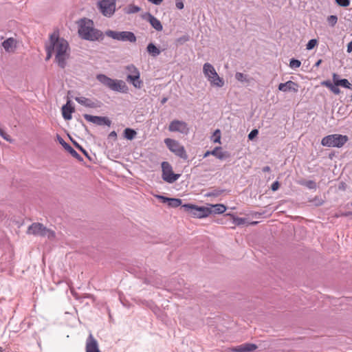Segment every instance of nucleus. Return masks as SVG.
Segmentation results:
<instances>
[{"label": "nucleus", "mask_w": 352, "mask_h": 352, "mask_svg": "<svg viewBox=\"0 0 352 352\" xmlns=\"http://www.w3.org/2000/svg\"><path fill=\"white\" fill-rule=\"evenodd\" d=\"M54 43L56 50L55 60L58 67L64 69L67 65V59L69 54L67 53L69 50V43L63 38H60L58 33L54 32L50 36V44Z\"/></svg>", "instance_id": "1"}, {"label": "nucleus", "mask_w": 352, "mask_h": 352, "mask_svg": "<svg viewBox=\"0 0 352 352\" xmlns=\"http://www.w3.org/2000/svg\"><path fill=\"white\" fill-rule=\"evenodd\" d=\"M77 24L78 25V33L81 38L90 41H100L104 38L102 32L94 28L92 20L82 18L77 21Z\"/></svg>", "instance_id": "2"}, {"label": "nucleus", "mask_w": 352, "mask_h": 352, "mask_svg": "<svg viewBox=\"0 0 352 352\" xmlns=\"http://www.w3.org/2000/svg\"><path fill=\"white\" fill-rule=\"evenodd\" d=\"M96 79L112 91L126 93L128 90L126 83L122 80H114L102 74H98Z\"/></svg>", "instance_id": "3"}, {"label": "nucleus", "mask_w": 352, "mask_h": 352, "mask_svg": "<svg viewBox=\"0 0 352 352\" xmlns=\"http://www.w3.org/2000/svg\"><path fill=\"white\" fill-rule=\"evenodd\" d=\"M182 208L195 218H204L212 214L208 207L199 206L192 204H185L182 206Z\"/></svg>", "instance_id": "4"}, {"label": "nucleus", "mask_w": 352, "mask_h": 352, "mask_svg": "<svg viewBox=\"0 0 352 352\" xmlns=\"http://www.w3.org/2000/svg\"><path fill=\"white\" fill-rule=\"evenodd\" d=\"M203 72L212 86L222 87L224 85L223 79L219 76L214 67L210 63H206L204 65Z\"/></svg>", "instance_id": "5"}, {"label": "nucleus", "mask_w": 352, "mask_h": 352, "mask_svg": "<svg viewBox=\"0 0 352 352\" xmlns=\"http://www.w3.org/2000/svg\"><path fill=\"white\" fill-rule=\"evenodd\" d=\"M348 140L349 138L346 135L332 134L324 137L322 139L321 144L324 146L340 148Z\"/></svg>", "instance_id": "6"}, {"label": "nucleus", "mask_w": 352, "mask_h": 352, "mask_svg": "<svg viewBox=\"0 0 352 352\" xmlns=\"http://www.w3.org/2000/svg\"><path fill=\"white\" fill-rule=\"evenodd\" d=\"M27 233L29 234L37 235L41 236H47L48 239L55 238V232L47 229L41 223H33L28 228Z\"/></svg>", "instance_id": "7"}, {"label": "nucleus", "mask_w": 352, "mask_h": 352, "mask_svg": "<svg viewBox=\"0 0 352 352\" xmlns=\"http://www.w3.org/2000/svg\"><path fill=\"white\" fill-rule=\"evenodd\" d=\"M164 143L168 148L175 155L184 160L188 159V155L184 146L181 145L178 141L170 138H166Z\"/></svg>", "instance_id": "8"}, {"label": "nucleus", "mask_w": 352, "mask_h": 352, "mask_svg": "<svg viewBox=\"0 0 352 352\" xmlns=\"http://www.w3.org/2000/svg\"><path fill=\"white\" fill-rule=\"evenodd\" d=\"M105 34L115 40L122 41H129L135 43L136 41V36L133 32L129 31L116 32L113 30H107Z\"/></svg>", "instance_id": "9"}, {"label": "nucleus", "mask_w": 352, "mask_h": 352, "mask_svg": "<svg viewBox=\"0 0 352 352\" xmlns=\"http://www.w3.org/2000/svg\"><path fill=\"white\" fill-rule=\"evenodd\" d=\"M162 169L163 180L169 184L174 183L180 177V174L173 173L172 166L168 162H163L162 163Z\"/></svg>", "instance_id": "10"}, {"label": "nucleus", "mask_w": 352, "mask_h": 352, "mask_svg": "<svg viewBox=\"0 0 352 352\" xmlns=\"http://www.w3.org/2000/svg\"><path fill=\"white\" fill-rule=\"evenodd\" d=\"M98 8L104 16L110 17L116 10V0L99 1L98 2Z\"/></svg>", "instance_id": "11"}, {"label": "nucleus", "mask_w": 352, "mask_h": 352, "mask_svg": "<svg viewBox=\"0 0 352 352\" xmlns=\"http://www.w3.org/2000/svg\"><path fill=\"white\" fill-rule=\"evenodd\" d=\"M168 131L170 132H179L183 135L189 133L188 124L182 120H174L170 122L168 126Z\"/></svg>", "instance_id": "12"}, {"label": "nucleus", "mask_w": 352, "mask_h": 352, "mask_svg": "<svg viewBox=\"0 0 352 352\" xmlns=\"http://www.w3.org/2000/svg\"><path fill=\"white\" fill-rule=\"evenodd\" d=\"M83 117L87 121L98 126L107 125L110 126L111 124V120L106 116H91L85 113Z\"/></svg>", "instance_id": "13"}, {"label": "nucleus", "mask_w": 352, "mask_h": 352, "mask_svg": "<svg viewBox=\"0 0 352 352\" xmlns=\"http://www.w3.org/2000/svg\"><path fill=\"white\" fill-rule=\"evenodd\" d=\"M75 100L79 104L89 108H100L103 104L100 100H95L94 101L85 97H76Z\"/></svg>", "instance_id": "14"}, {"label": "nucleus", "mask_w": 352, "mask_h": 352, "mask_svg": "<svg viewBox=\"0 0 352 352\" xmlns=\"http://www.w3.org/2000/svg\"><path fill=\"white\" fill-rule=\"evenodd\" d=\"M210 155H212L221 160L230 157V153L228 151H222V148L221 146H217L212 151H207L204 153V157H207Z\"/></svg>", "instance_id": "15"}, {"label": "nucleus", "mask_w": 352, "mask_h": 352, "mask_svg": "<svg viewBox=\"0 0 352 352\" xmlns=\"http://www.w3.org/2000/svg\"><path fill=\"white\" fill-rule=\"evenodd\" d=\"M58 142L74 158L79 162H83V158L58 135H56Z\"/></svg>", "instance_id": "16"}, {"label": "nucleus", "mask_w": 352, "mask_h": 352, "mask_svg": "<svg viewBox=\"0 0 352 352\" xmlns=\"http://www.w3.org/2000/svg\"><path fill=\"white\" fill-rule=\"evenodd\" d=\"M298 87L299 86H298V83H296L294 81H292V80H288L287 82H286L285 83H280L278 85V89L279 91H281L283 92L293 91L294 93H296L298 91Z\"/></svg>", "instance_id": "17"}, {"label": "nucleus", "mask_w": 352, "mask_h": 352, "mask_svg": "<svg viewBox=\"0 0 352 352\" xmlns=\"http://www.w3.org/2000/svg\"><path fill=\"white\" fill-rule=\"evenodd\" d=\"M86 352H100L98 342L91 333L89 334L87 339Z\"/></svg>", "instance_id": "18"}, {"label": "nucleus", "mask_w": 352, "mask_h": 352, "mask_svg": "<svg viewBox=\"0 0 352 352\" xmlns=\"http://www.w3.org/2000/svg\"><path fill=\"white\" fill-rule=\"evenodd\" d=\"M72 102L68 100L67 103L62 107V115L65 120H69L72 118V113L75 111V108L72 106Z\"/></svg>", "instance_id": "19"}, {"label": "nucleus", "mask_w": 352, "mask_h": 352, "mask_svg": "<svg viewBox=\"0 0 352 352\" xmlns=\"http://www.w3.org/2000/svg\"><path fill=\"white\" fill-rule=\"evenodd\" d=\"M257 349V345L252 343H244L232 349L233 352H253Z\"/></svg>", "instance_id": "20"}, {"label": "nucleus", "mask_w": 352, "mask_h": 352, "mask_svg": "<svg viewBox=\"0 0 352 352\" xmlns=\"http://www.w3.org/2000/svg\"><path fill=\"white\" fill-rule=\"evenodd\" d=\"M144 19H146L150 23L151 26L157 31H162L163 30V26L160 20H158L150 12L146 13Z\"/></svg>", "instance_id": "21"}, {"label": "nucleus", "mask_w": 352, "mask_h": 352, "mask_svg": "<svg viewBox=\"0 0 352 352\" xmlns=\"http://www.w3.org/2000/svg\"><path fill=\"white\" fill-rule=\"evenodd\" d=\"M16 41L13 38H8L2 43L4 50L8 52H13L16 47Z\"/></svg>", "instance_id": "22"}, {"label": "nucleus", "mask_w": 352, "mask_h": 352, "mask_svg": "<svg viewBox=\"0 0 352 352\" xmlns=\"http://www.w3.org/2000/svg\"><path fill=\"white\" fill-rule=\"evenodd\" d=\"M140 72L135 74H129L127 76V80L132 82L133 86L136 88H140L142 85V81L140 80Z\"/></svg>", "instance_id": "23"}, {"label": "nucleus", "mask_w": 352, "mask_h": 352, "mask_svg": "<svg viewBox=\"0 0 352 352\" xmlns=\"http://www.w3.org/2000/svg\"><path fill=\"white\" fill-rule=\"evenodd\" d=\"M147 52L153 57H157L161 53L160 50L153 43L148 44L146 47Z\"/></svg>", "instance_id": "24"}, {"label": "nucleus", "mask_w": 352, "mask_h": 352, "mask_svg": "<svg viewBox=\"0 0 352 352\" xmlns=\"http://www.w3.org/2000/svg\"><path fill=\"white\" fill-rule=\"evenodd\" d=\"M208 208L212 211V214H222L226 210V207L221 204H211Z\"/></svg>", "instance_id": "25"}, {"label": "nucleus", "mask_w": 352, "mask_h": 352, "mask_svg": "<svg viewBox=\"0 0 352 352\" xmlns=\"http://www.w3.org/2000/svg\"><path fill=\"white\" fill-rule=\"evenodd\" d=\"M226 217L232 221V223L236 226H242L245 223L246 219L235 217L231 214H226L225 215Z\"/></svg>", "instance_id": "26"}, {"label": "nucleus", "mask_w": 352, "mask_h": 352, "mask_svg": "<svg viewBox=\"0 0 352 352\" xmlns=\"http://www.w3.org/2000/svg\"><path fill=\"white\" fill-rule=\"evenodd\" d=\"M321 85L328 87L335 94H339L340 93L338 86H336L334 83L333 84L329 80L322 81Z\"/></svg>", "instance_id": "27"}, {"label": "nucleus", "mask_w": 352, "mask_h": 352, "mask_svg": "<svg viewBox=\"0 0 352 352\" xmlns=\"http://www.w3.org/2000/svg\"><path fill=\"white\" fill-rule=\"evenodd\" d=\"M123 135L126 140H132L135 138L137 132L133 129L126 128L124 130Z\"/></svg>", "instance_id": "28"}, {"label": "nucleus", "mask_w": 352, "mask_h": 352, "mask_svg": "<svg viewBox=\"0 0 352 352\" xmlns=\"http://www.w3.org/2000/svg\"><path fill=\"white\" fill-rule=\"evenodd\" d=\"M298 184L301 186H306L309 189H316L317 187L316 183L313 180H300Z\"/></svg>", "instance_id": "29"}, {"label": "nucleus", "mask_w": 352, "mask_h": 352, "mask_svg": "<svg viewBox=\"0 0 352 352\" xmlns=\"http://www.w3.org/2000/svg\"><path fill=\"white\" fill-rule=\"evenodd\" d=\"M141 8L139 6L133 4H130L127 7L124 8V12L126 14H133L140 12Z\"/></svg>", "instance_id": "30"}, {"label": "nucleus", "mask_w": 352, "mask_h": 352, "mask_svg": "<svg viewBox=\"0 0 352 352\" xmlns=\"http://www.w3.org/2000/svg\"><path fill=\"white\" fill-rule=\"evenodd\" d=\"M225 191V190H223V189H219V188H213V189H211L209 192H208L205 196L206 197H217L219 196H220L223 192Z\"/></svg>", "instance_id": "31"}, {"label": "nucleus", "mask_w": 352, "mask_h": 352, "mask_svg": "<svg viewBox=\"0 0 352 352\" xmlns=\"http://www.w3.org/2000/svg\"><path fill=\"white\" fill-rule=\"evenodd\" d=\"M72 140V142L73 143V144L74 145V146L78 148L80 151H81L86 157H87L89 159V161H92V158L89 155V154L88 153V152L81 146L76 141Z\"/></svg>", "instance_id": "32"}, {"label": "nucleus", "mask_w": 352, "mask_h": 352, "mask_svg": "<svg viewBox=\"0 0 352 352\" xmlns=\"http://www.w3.org/2000/svg\"><path fill=\"white\" fill-rule=\"evenodd\" d=\"M182 201L179 198H169L168 201V206L170 208H177L179 206H182Z\"/></svg>", "instance_id": "33"}, {"label": "nucleus", "mask_w": 352, "mask_h": 352, "mask_svg": "<svg viewBox=\"0 0 352 352\" xmlns=\"http://www.w3.org/2000/svg\"><path fill=\"white\" fill-rule=\"evenodd\" d=\"M336 85L341 86L342 87L352 90V85L346 78H342V79H340V80L337 81V82H336Z\"/></svg>", "instance_id": "34"}, {"label": "nucleus", "mask_w": 352, "mask_h": 352, "mask_svg": "<svg viewBox=\"0 0 352 352\" xmlns=\"http://www.w3.org/2000/svg\"><path fill=\"white\" fill-rule=\"evenodd\" d=\"M54 51V42L52 43V44H49L48 45H46L47 55H46L45 60H48L51 58Z\"/></svg>", "instance_id": "35"}, {"label": "nucleus", "mask_w": 352, "mask_h": 352, "mask_svg": "<svg viewBox=\"0 0 352 352\" xmlns=\"http://www.w3.org/2000/svg\"><path fill=\"white\" fill-rule=\"evenodd\" d=\"M235 78L240 82H248V76L241 72H236L235 74Z\"/></svg>", "instance_id": "36"}, {"label": "nucleus", "mask_w": 352, "mask_h": 352, "mask_svg": "<svg viewBox=\"0 0 352 352\" xmlns=\"http://www.w3.org/2000/svg\"><path fill=\"white\" fill-rule=\"evenodd\" d=\"M327 21L330 26L334 27L338 22V17L336 15H330L327 17Z\"/></svg>", "instance_id": "37"}, {"label": "nucleus", "mask_w": 352, "mask_h": 352, "mask_svg": "<svg viewBox=\"0 0 352 352\" xmlns=\"http://www.w3.org/2000/svg\"><path fill=\"white\" fill-rule=\"evenodd\" d=\"M309 202L312 203L315 206H322L324 203V201L320 198L319 197H315L312 199H309Z\"/></svg>", "instance_id": "38"}, {"label": "nucleus", "mask_w": 352, "mask_h": 352, "mask_svg": "<svg viewBox=\"0 0 352 352\" xmlns=\"http://www.w3.org/2000/svg\"><path fill=\"white\" fill-rule=\"evenodd\" d=\"M301 65V62L298 60V59H295V58H292L290 59V61H289V67H292V68H298L300 67Z\"/></svg>", "instance_id": "39"}, {"label": "nucleus", "mask_w": 352, "mask_h": 352, "mask_svg": "<svg viewBox=\"0 0 352 352\" xmlns=\"http://www.w3.org/2000/svg\"><path fill=\"white\" fill-rule=\"evenodd\" d=\"M190 40V36L188 34L184 35L176 40V43L178 45H183L186 42Z\"/></svg>", "instance_id": "40"}, {"label": "nucleus", "mask_w": 352, "mask_h": 352, "mask_svg": "<svg viewBox=\"0 0 352 352\" xmlns=\"http://www.w3.org/2000/svg\"><path fill=\"white\" fill-rule=\"evenodd\" d=\"M317 44H318V41L316 39L313 38V39L309 40L306 45L307 50H311L314 49Z\"/></svg>", "instance_id": "41"}, {"label": "nucleus", "mask_w": 352, "mask_h": 352, "mask_svg": "<svg viewBox=\"0 0 352 352\" xmlns=\"http://www.w3.org/2000/svg\"><path fill=\"white\" fill-rule=\"evenodd\" d=\"M335 2L341 7H348L350 5V0H335Z\"/></svg>", "instance_id": "42"}, {"label": "nucleus", "mask_w": 352, "mask_h": 352, "mask_svg": "<svg viewBox=\"0 0 352 352\" xmlns=\"http://www.w3.org/2000/svg\"><path fill=\"white\" fill-rule=\"evenodd\" d=\"M214 140L213 142L214 143H221V131L219 129L215 130L214 132Z\"/></svg>", "instance_id": "43"}, {"label": "nucleus", "mask_w": 352, "mask_h": 352, "mask_svg": "<svg viewBox=\"0 0 352 352\" xmlns=\"http://www.w3.org/2000/svg\"><path fill=\"white\" fill-rule=\"evenodd\" d=\"M0 136L9 142H12V141L10 136L8 135L2 129H0Z\"/></svg>", "instance_id": "44"}, {"label": "nucleus", "mask_w": 352, "mask_h": 352, "mask_svg": "<svg viewBox=\"0 0 352 352\" xmlns=\"http://www.w3.org/2000/svg\"><path fill=\"white\" fill-rule=\"evenodd\" d=\"M258 133V131L257 129H253L250 131V133L248 134V139L250 140H253L254 139L255 137L257 136Z\"/></svg>", "instance_id": "45"}, {"label": "nucleus", "mask_w": 352, "mask_h": 352, "mask_svg": "<svg viewBox=\"0 0 352 352\" xmlns=\"http://www.w3.org/2000/svg\"><path fill=\"white\" fill-rule=\"evenodd\" d=\"M126 69L131 73V74H135L136 72H139L137 67L133 65H129L126 67Z\"/></svg>", "instance_id": "46"}, {"label": "nucleus", "mask_w": 352, "mask_h": 352, "mask_svg": "<svg viewBox=\"0 0 352 352\" xmlns=\"http://www.w3.org/2000/svg\"><path fill=\"white\" fill-rule=\"evenodd\" d=\"M280 187V183L278 181L274 182L271 186L272 191H276Z\"/></svg>", "instance_id": "47"}, {"label": "nucleus", "mask_w": 352, "mask_h": 352, "mask_svg": "<svg viewBox=\"0 0 352 352\" xmlns=\"http://www.w3.org/2000/svg\"><path fill=\"white\" fill-rule=\"evenodd\" d=\"M156 197L160 199L162 203H167L169 200V197L163 195H157Z\"/></svg>", "instance_id": "48"}, {"label": "nucleus", "mask_w": 352, "mask_h": 352, "mask_svg": "<svg viewBox=\"0 0 352 352\" xmlns=\"http://www.w3.org/2000/svg\"><path fill=\"white\" fill-rule=\"evenodd\" d=\"M108 139H113L114 140H116L117 139V133H116V132L115 131H111L108 135Z\"/></svg>", "instance_id": "49"}, {"label": "nucleus", "mask_w": 352, "mask_h": 352, "mask_svg": "<svg viewBox=\"0 0 352 352\" xmlns=\"http://www.w3.org/2000/svg\"><path fill=\"white\" fill-rule=\"evenodd\" d=\"M176 8L179 10H182L184 8V5L182 1H177L175 3Z\"/></svg>", "instance_id": "50"}, {"label": "nucleus", "mask_w": 352, "mask_h": 352, "mask_svg": "<svg viewBox=\"0 0 352 352\" xmlns=\"http://www.w3.org/2000/svg\"><path fill=\"white\" fill-rule=\"evenodd\" d=\"M338 217H352V211L341 212Z\"/></svg>", "instance_id": "51"}, {"label": "nucleus", "mask_w": 352, "mask_h": 352, "mask_svg": "<svg viewBox=\"0 0 352 352\" xmlns=\"http://www.w3.org/2000/svg\"><path fill=\"white\" fill-rule=\"evenodd\" d=\"M340 80V79H339V76L337 74H333V83L336 85V82H337V81H339Z\"/></svg>", "instance_id": "52"}, {"label": "nucleus", "mask_w": 352, "mask_h": 352, "mask_svg": "<svg viewBox=\"0 0 352 352\" xmlns=\"http://www.w3.org/2000/svg\"><path fill=\"white\" fill-rule=\"evenodd\" d=\"M155 5H160L164 0H148Z\"/></svg>", "instance_id": "53"}, {"label": "nucleus", "mask_w": 352, "mask_h": 352, "mask_svg": "<svg viewBox=\"0 0 352 352\" xmlns=\"http://www.w3.org/2000/svg\"><path fill=\"white\" fill-rule=\"evenodd\" d=\"M347 52L349 53L352 52V41L347 45Z\"/></svg>", "instance_id": "54"}, {"label": "nucleus", "mask_w": 352, "mask_h": 352, "mask_svg": "<svg viewBox=\"0 0 352 352\" xmlns=\"http://www.w3.org/2000/svg\"><path fill=\"white\" fill-rule=\"evenodd\" d=\"M263 172H270L271 171V168L269 166H264L262 169Z\"/></svg>", "instance_id": "55"}, {"label": "nucleus", "mask_w": 352, "mask_h": 352, "mask_svg": "<svg viewBox=\"0 0 352 352\" xmlns=\"http://www.w3.org/2000/svg\"><path fill=\"white\" fill-rule=\"evenodd\" d=\"M322 59H319L316 63L315 65H314V67H318L320 66V65L322 63Z\"/></svg>", "instance_id": "56"}, {"label": "nucleus", "mask_w": 352, "mask_h": 352, "mask_svg": "<svg viewBox=\"0 0 352 352\" xmlns=\"http://www.w3.org/2000/svg\"><path fill=\"white\" fill-rule=\"evenodd\" d=\"M168 98H163L161 100V103L162 104H164L166 101H167Z\"/></svg>", "instance_id": "57"}, {"label": "nucleus", "mask_w": 352, "mask_h": 352, "mask_svg": "<svg viewBox=\"0 0 352 352\" xmlns=\"http://www.w3.org/2000/svg\"><path fill=\"white\" fill-rule=\"evenodd\" d=\"M81 123H82V125L85 127V129L86 131L89 133V131H88V129H87V128L86 125L83 123V122H82V121H81Z\"/></svg>", "instance_id": "58"}, {"label": "nucleus", "mask_w": 352, "mask_h": 352, "mask_svg": "<svg viewBox=\"0 0 352 352\" xmlns=\"http://www.w3.org/2000/svg\"><path fill=\"white\" fill-rule=\"evenodd\" d=\"M257 223H258V222H257V221H253V222H252L250 224H251V225H256V224H257Z\"/></svg>", "instance_id": "59"}, {"label": "nucleus", "mask_w": 352, "mask_h": 352, "mask_svg": "<svg viewBox=\"0 0 352 352\" xmlns=\"http://www.w3.org/2000/svg\"><path fill=\"white\" fill-rule=\"evenodd\" d=\"M3 351L4 350H3V347L0 346V352H3Z\"/></svg>", "instance_id": "60"}]
</instances>
